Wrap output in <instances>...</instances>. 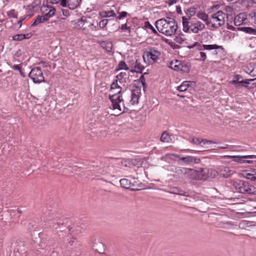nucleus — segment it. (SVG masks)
Instances as JSON below:
<instances>
[{"label": "nucleus", "mask_w": 256, "mask_h": 256, "mask_svg": "<svg viewBox=\"0 0 256 256\" xmlns=\"http://www.w3.org/2000/svg\"><path fill=\"white\" fill-rule=\"evenodd\" d=\"M158 30L166 36L174 35L178 29V25L174 18H161L155 22Z\"/></svg>", "instance_id": "1"}, {"label": "nucleus", "mask_w": 256, "mask_h": 256, "mask_svg": "<svg viewBox=\"0 0 256 256\" xmlns=\"http://www.w3.org/2000/svg\"><path fill=\"white\" fill-rule=\"evenodd\" d=\"M190 14L188 12H186L189 17L188 18L184 16L182 18V30L186 32H191L194 34H198L200 31H202L205 28V25L196 19L190 18V17L194 14V9L192 10H190Z\"/></svg>", "instance_id": "2"}, {"label": "nucleus", "mask_w": 256, "mask_h": 256, "mask_svg": "<svg viewBox=\"0 0 256 256\" xmlns=\"http://www.w3.org/2000/svg\"><path fill=\"white\" fill-rule=\"evenodd\" d=\"M230 184L238 192L249 195H256V187L248 182L240 180H232Z\"/></svg>", "instance_id": "3"}, {"label": "nucleus", "mask_w": 256, "mask_h": 256, "mask_svg": "<svg viewBox=\"0 0 256 256\" xmlns=\"http://www.w3.org/2000/svg\"><path fill=\"white\" fill-rule=\"evenodd\" d=\"M122 90V88H118V90H114L113 92H110L109 96L113 109L117 110L119 114L124 112L126 108L124 100L121 96Z\"/></svg>", "instance_id": "4"}, {"label": "nucleus", "mask_w": 256, "mask_h": 256, "mask_svg": "<svg viewBox=\"0 0 256 256\" xmlns=\"http://www.w3.org/2000/svg\"><path fill=\"white\" fill-rule=\"evenodd\" d=\"M226 14L222 10L214 12L210 16V27L218 28L225 23Z\"/></svg>", "instance_id": "5"}, {"label": "nucleus", "mask_w": 256, "mask_h": 256, "mask_svg": "<svg viewBox=\"0 0 256 256\" xmlns=\"http://www.w3.org/2000/svg\"><path fill=\"white\" fill-rule=\"evenodd\" d=\"M74 28L84 30L88 32L89 30L96 31L99 30L98 28L94 26V24L87 20L86 18L82 16L78 19L74 24Z\"/></svg>", "instance_id": "6"}, {"label": "nucleus", "mask_w": 256, "mask_h": 256, "mask_svg": "<svg viewBox=\"0 0 256 256\" xmlns=\"http://www.w3.org/2000/svg\"><path fill=\"white\" fill-rule=\"evenodd\" d=\"M168 66L174 70L186 73H188L190 68V64L189 63L176 60L171 61L168 64Z\"/></svg>", "instance_id": "7"}, {"label": "nucleus", "mask_w": 256, "mask_h": 256, "mask_svg": "<svg viewBox=\"0 0 256 256\" xmlns=\"http://www.w3.org/2000/svg\"><path fill=\"white\" fill-rule=\"evenodd\" d=\"M160 55V52L154 48H150L144 52L143 55L144 60L148 61V64H153L155 62Z\"/></svg>", "instance_id": "8"}, {"label": "nucleus", "mask_w": 256, "mask_h": 256, "mask_svg": "<svg viewBox=\"0 0 256 256\" xmlns=\"http://www.w3.org/2000/svg\"><path fill=\"white\" fill-rule=\"evenodd\" d=\"M29 76L34 83L40 84L44 82L42 70L38 67L33 68L29 74Z\"/></svg>", "instance_id": "9"}, {"label": "nucleus", "mask_w": 256, "mask_h": 256, "mask_svg": "<svg viewBox=\"0 0 256 256\" xmlns=\"http://www.w3.org/2000/svg\"><path fill=\"white\" fill-rule=\"evenodd\" d=\"M199 50H216V54L218 52L222 53L224 51V48L222 46H218L216 44H204L200 46Z\"/></svg>", "instance_id": "10"}, {"label": "nucleus", "mask_w": 256, "mask_h": 256, "mask_svg": "<svg viewBox=\"0 0 256 256\" xmlns=\"http://www.w3.org/2000/svg\"><path fill=\"white\" fill-rule=\"evenodd\" d=\"M240 175L242 177L252 182H256V169L242 170Z\"/></svg>", "instance_id": "11"}, {"label": "nucleus", "mask_w": 256, "mask_h": 256, "mask_svg": "<svg viewBox=\"0 0 256 256\" xmlns=\"http://www.w3.org/2000/svg\"><path fill=\"white\" fill-rule=\"evenodd\" d=\"M40 11L44 14V16H48V19L53 16L56 13L55 8L52 6L48 4H43L41 6Z\"/></svg>", "instance_id": "12"}, {"label": "nucleus", "mask_w": 256, "mask_h": 256, "mask_svg": "<svg viewBox=\"0 0 256 256\" xmlns=\"http://www.w3.org/2000/svg\"><path fill=\"white\" fill-rule=\"evenodd\" d=\"M81 0H62L61 6L62 7H68L70 10H74L77 8Z\"/></svg>", "instance_id": "13"}, {"label": "nucleus", "mask_w": 256, "mask_h": 256, "mask_svg": "<svg viewBox=\"0 0 256 256\" xmlns=\"http://www.w3.org/2000/svg\"><path fill=\"white\" fill-rule=\"evenodd\" d=\"M140 91V88H136L134 90H131L130 102L132 104L134 105L138 102Z\"/></svg>", "instance_id": "14"}, {"label": "nucleus", "mask_w": 256, "mask_h": 256, "mask_svg": "<svg viewBox=\"0 0 256 256\" xmlns=\"http://www.w3.org/2000/svg\"><path fill=\"white\" fill-rule=\"evenodd\" d=\"M239 83L243 84L244 86L248 89H252L256 87V78L242 80Z\"/></svg>", "instance_id": "15"}, {"label": "nucleus", "mask_w": 256, "mask_h": 256, "mask_svg": "<svg viewBox=\"0 0 256 256\" xmlns=\"http://www.w3.org/2000/svg\"><path fill=\"white\" fill-rule=\"evenodd\" d=\"M219 176L224 178H228L232 174L233 172L226 166L218 168Z\"/></svg>", "instance_id": "16"}, {"label": "nucleus", "mask_w": 256, "mask_h": 256, "mask_svg": "<svg viewBox=\"0 0 256 256\" xmlns=\"http://www.w3.org/2000/svg\"><path fill=\"white\" fill-rule=\"evenodd\" d=\"M130 67L132 69H130V72H132L142 73L144 68V67L142 65L140 62L138 60H136L135 62L132 64Z\"/></svg>", "instance_id": "17"}, {"label": "nucleus", "mask_w": 256, "mask_h": 256, "mask_svg": "<svg viewBox=\"0 0 256 256\" xmlns=\"http://www.w3.org/2000/svg\"><path fill=\"white\" fill-rule=\"evenodd\" d=\"M180 160H182L186 164L198 163L200 160V159L190 156L182 157L180 158Z\"/></svg>", "instance_id": "18"}, {"label": "nucleus", "mask_w": 256, "mask_h": 256, "mask_svg": "<svg viewBox=\"0 0 256 256\" xmlns=\"http://www.w3.org/2000/svg\"><path fill=\"white\" fill-rule=\"evenodd\" d=\"M246 20V18L244 14L241 13L234 18V24L235 26H238L244 24Z\"/></svg>", "instance_id": "19"}, {"label": "nucleus", "mask_w": 256, "mask_h": 256, "mask_svg": "<svg viewBox=\"0 0 256 256\" xmlns=\"http://www.w3.org/2000/svg\"><path fill=\"white\" fill-rule=\"evenodd\" d=\"M192 142L198 145H200L201 146H204L205 145L212 144V142L210 140H206L198 138H194L192 139Z\"/></svg>", "instance_id": "20"}, {"label": "nucleus", "mask_w": 256, "mask_h": 256, "mask_svg": "<svg viewBox=\"0 0 256 256\" xmlns=\"http://www.w3.org/2000/svg\"><path fill=\"white\" fill-rule=\"evenodd\" d=\"M196 16L198 18L204 22L206 25L210 26V23L208 22L210 20V16L209 17L204 12H199L196 14Z\"/></svg>", "instance_id": "21"}, {"label": "nucleus", "mask_w": 256, "mask_h": 256, "mask_svg": "<svg viewBox=\"0 0 256 256\" xmlns=\"http://www.w3.org/2000/svg\"><path fill=\"white\" fill-rule=\"evenodd\" d=\"M32 34L30 33L27 34H17L12 36L14 40L20 41L24 39H28L31 38Z\"/></svg>", "instance_id": "22"}, {"label": "nucleus", "mask_w": 256, "mask_h": 256, "mask_svg": "<svg viewBox=\"0 0 256 256\" xmlns=\"http://www.w3.org/2000/svg\"><path fill=\"white\" fill-rule=\"evenodd\" d=\"M120 182L121 186L126 189H131L132 187L133 186L130 180L127 178L121 179Z\"/></svg>", "instance_id": "23"}, {"label": "nucleus", "mask_w": 256, "mask_h": 256, "mask_svg": "<svg viewBox=\"0 0 256 256\" xmlns=\"http://www.w3.org/2000/svg\"><path fill=\"white\" fill-rule=\"evenodd\" d=\"M48 16H36V18H35L34 22L32 23V26H34L38 24H39L44 22H46L48 20Z\"/></svg>", "instance_id": "24"}, {"label": "nucleus", "mask_w": 256, "mask_h": 256, "mask_svg": "<svg viewBox=\"0 0 256 256\" xmlns=\"http://www.w3.org/2000/svg\"><path fill=\"white\" fill-rule=\"evenodd\" d=\"M101 47L106 50L110 52L112 48V43L110 41H102L100 43Z\"/></svg>", "instance_id": "25"}, {"label": "nucleus", "mask_w": 256, "mask_h": 256, "mask_svg": "<svg viewBox=\"0 0 256 256\" xmlns=\"http://www.w3.org/2000/svg\"><path fill=\"white\" fill-rule=\"evenodd\" d=\"M99 15L102 18L114 17L116 14L114 10H103L100 12Z\"/></svg>", "instance_id": "26"}, {"label": "nucleus", "mask_w": 256, "mask_h": 256, "mask_svg": "<svg viewBox=\"0 0 256 256\" xmlns=\"http://www.w3.org/2000/svg\"><path fill=\"white\" fill-rule=\"evenodd\" d=\"M204 171L209 172V178H214L219 176L218 168L216 170L214 168H209V170H204Z\"/></svg>", "instance_id": "27"}, {"label": "nucleus", "mask_w": 256, "mask_h": 256, "mask_svg": "<svg viewBox=\"0 0 256 256\" xmlns=\"http://www.w3.org/2000/svg\"><path fill=\"white\" fill-rule=\"evenodd\" d=\"M190 83H192V82L190 81L184 82L179 86L177 88V90L180 92H184L190 86Z\"/></svg>", "instance_id": "28"}, {"label": "nucleus", "mask_w": 256, "mask_h": 256, "mask_svg": "<svg viewBox=\"0 0 256 256\" xmlns=\"http://www.w3.org/2000/svg\"><path fill=\"white\" fill-rule=\"evenodd\" d=\"M240 30L246 33L256 36V28H253L250 27H243L241 28Z\"/></svg>", "instance_id": "29"}, {"label": "nucleus", "mask_w": 256, "mask_h": 256, "mask_svg": "<svg viewBox=\"0 0 256 256\" xmlns=\"http://www.w3.org/2000/svg\"><path fill=\"white\" fill-rule=\"evenodd\" d=\"M144 28L146 29H149L151 30L152 33L155 34H158L157 30L154 28V26L150 23L148 21L145 22L144 24Z\"/></svg>", "instance_id": "30"}, {"label": "nucleus", "mask_w": 256, "mask_h": 256, "mask_svg": "<svg viewBox=\"0 0 256 256\" xmlns=\"http://www.w3.org/2000/svg\"><path fill=\"white\" fill-rule=\"evenodd\" d=\"M170 140V136L166 132H164L161 136L160 141L163 142H169Z\"/></svg>", "instance_id": "31"}, {"label": "nucleus", "mask_w": 256, "mask_h": 256, "mask_svg": "<svg viewBox=\"0 0 256 256\" xmlns=\"http://www.w3.org/2000/svg\"><path fill=\"white\" fill-rule=\"evenodd\" d=\"M130 68L129 66L126 64L123 60L120 62L118 64V68L117 70H128Z\"/></svg>", "instance_id": "32"}, {"label": "nucleus", "mask_w": 256, "mask_h": 256, "mask_svg": "<svg viewBox=\"0 0 256 256\" xmlns=\"http://www.w3.org/2000/svg\"><path fill=\"white\" fill-rule=\"evenodd\" d=\"M204 170H209V168H201L200 171V174L202 176L201 178H203V179H206L208 178H209L208 177V173L209 172L204 171Z\"/></svg>", "instance_id": "33"}, {"label": "nucleus", "mask_w": 256, "mask_h": 256, "mask_svg": "<svg viewBox=\"0 0 256 256\" xmlns=\"http://www.w3.org/2000/svg\"><path fill=\"white\" fill-rule=\"evenodd\" d=\"M249 18L252 22L256 24V10L249 14Z\"/></svg>", "instance_id": "34"}, {"label": "nucleus", "mask_w": 256, "mask_h": 256, "mask_svg": "<svg viewBox=\"0 0 256 256\" xmlns=\"http://www.w3.org/2000/svg\"><path fill=\"white\" fill-rule=\"evenodd\" d=\"M118 88H122L118 83V80L114 81L111 84L110 92H113L114 90H118Z\"/></svg>", "instance_id": "35"}, {"label": "nucleus", "mask_w": 256, "mask_h": 256, "mask_svg": "<svg viewBox=\"0 0 256 256\" xmlns=\"http://www.w3.org/2000/svg\"><path fill=\"white\" fill-rule=\"evenodd\" d=\"M7 15L10 18H18V14L14 10H11L7 12Z\"/></svg>", "instance_id": "36"}, {"label": "nucleus", "mask_w": 256, "mask_h": 256, "mask_svg": "<svg viewBox=\"0 0 256 256\" xmlns=\"http://www.w3.org/2000/svg\"><path fill=\"white\" fill-rule=\"evenodd\" d=\"M174 40L176 42L182 44L184 42L185 38L181 36H178L174 38Z\"/></svg>", "instance_id": "37"}, {"label": "nucleus", "mask_w": 256, "mask_h": 256, "mask_svg": "<svg viewBox=\"0 0 256 256\" xmlns=\"http://www.w3.org/2000/svg\"><path fill=\"white\" fill-rule=\"evenodd\" d=\"M108 22V20L107 19H104V20H102L99 22V24H98L99 28H103L106 26Z\"/></svg>", "instance_id": "38"}, {"label": "nucleus", "mask_w": 256, "mask_h": 256, "mask_svg": "<svg viewBox=\"0 0 256 256\" xmlns=\"http://www.w3.org/2000/svg\"><path fill=\"white\" fill-rule=\"evenodd\" d=\"M120 28L122 32H126L128 30L129 34L130 32V27L128 26L126 24H122Z\"/></svg>", "instance_id": "39"}, {"label": "nucleus", "mask_w": 256, "mask_h": 256, "mask_svg": "<svg viewBox=\"0 0 256 256\" xmlns=\"http://www.w3.org/2000/svg\"><path fill=\"white\" fill-rule=\"evenodd\" d=\"M201 52H200V60L202 61H205L207 58L206 54V52H202V50H200Z\"/></svg>", "instance_id": "40"}, {"label": "nucleus", "mask_w": 256, "mask_h": 256, "mask_svg": "<svg viewBox=\"0 0 256 256\" xmlns=\"http://www.w3.org/2000/svg\"><path fill=\"white\" fill-rule=\"evenodd\" d=\"M128 14L127 12H122L120 13V15L118 17H116V18L118 20H121L123 18L126 16Z\"/></svg>", "instance_id": "41"}, {"label": "nucleus", "mask_w": 256, "mask_h": 256, "mask_svg": "<svg viewBox=\"0 0 256 256\" xmlns=\"http://www.w3.org/2000/svg\"><path fill=\"white\" fill-rule=\"evenodd\" d=\"M182 172H190L192 174H196L198 172L195 170H194L192 169L185 168H183V170Z\"/></svg>", "instance_id": "42"}, {"label": "nucleus", "mask_w": 256, "mask_h": 256, "mask_svg": "<svg viewBox=\"0 0 256 256\" xmlns=\"http://www.w3.org/2000/svg\"><path fill=\"white\" fill-rule=\"evenodd\" d=\"M47 0V2L50 4H58V3H60V4L61 5L62 0Z\"/></svg>", "instance_id": "43"}, {"label": "nucleus", "mask_w": 256, "mask_h": 256, "mask_svg": "<svg viewBox=\"0 0 256 256\" xmlns=\"http://www.w3.org/2000/svg\"><path fill=\"white\" fill-rule=\"evenodd\" d=\"M77 242H78V240H76V238H71L70 240L68 242V244H69L70 246H74V244H76Z\"/></svg>", "instance_id": "44"}, {"label": "nucleus", "mask_w": 256, "mask_h": 256, "mask_svg": "<svg viewBox=\"0 0 256 256\" xmlns=\"http://www.w3.org/2000/svg\"><path fill=\"white\" fill-rule=\"evenodd\" d=\"M62 13L63 16H68L70 15L69 10H68L64 9L62 10Z\"/></svg>", "instance_id": "45"}, {"label": "nucleus", "mask_w": 256, "mask_h": 256, "mask_svg": "<svg viewBox=\"0 0 256 256\" xmlns=\"http://www.w3.org/2000/svg\"><path fill=\"white\" fill-rule=\"evenodd\" d=\"M178 0H167V2L169 5H172L174 4H176Z\"/></svg>", "instance_id": "46"}, {"label": "nucleus", "mask_w": 256, "mask_h": 256, "mask_svg": "<svg viewBox=\"0 0 256 256\" xmlns=\"http://www.w3.org/2000/svg\"><path fill=\"white\" fill-rule=\"evenodd\" d=\"M242 78V76L240 75L239 74H236L234 76V79L236 80H237V82H240V79Z\"/></svg>", "instance_id": "47"}, {"label": "nucleus", "mask_w": 256, "mask_h": 256, "mask_svg": "<svg viewBox=\"0 0 256 256\" xmlns=\"http://www.w3.org/2000/svg\"><path fill=\"white\" fill-rule=\"evenodd\" d=\"M12 68L14 70H20V67L18 65H17V64L14 65L12 66Z\"/></svg>", "instance_id": "48"}, {"label": "nucleus", "mask_w": 256, "mask_h": 256, "mask_svg": "<svg viewBox=\"0 0 256 256\" xmlns=\"http://www.w3.org/2000/svg\"><path fill=\"white\" fill-rule=\"evenodd\" d=\"M124 76H126V73L120 72L117 76L116 78H122Z\"/></svg>", "instance_id": "49"}, {"label": "nucleus", "mask_w": 256, "mask_h": 256, "mask_svg": "<svg viewBox=\"0 0 256 256\" xmlns=\"http://www.w3.org/2000/svg\"><path fill=\"white\" fill-rule=\"evenodd\" d=\"M240 82H237V80H236L235 79L234 80H231L230 82V83L231 84H239Z\"/></svg>", "instance_id": "50"}, {"label": "nucleus", "mask_w": 256, "mask_h": 256, "mask_svg": "<svg viewBox=\"0 0 256 256\" xmlns=\"http://www.w3.org/2000/svg\"><path fill=\"white\" fill-rule=\"evenodd\" d=\"M254 156H252V155H250V156H242V158H254Z\"/></svg>", "instance_id": "51"}, {"label": "nucleus", "mask_w": 256, "mask_h": 256, "mask_svg": "<svg viewBox=\"0 0 256 256\" xmlns=\"http://www.w3.org/2000/svg\"><path fill=\"white\" fill-rule=\"evenodd\" d=\"M22 20H23V19H22V20H20L18 22V24H20V26H22Z\"/></svg>", "instance_id": "52"}, {"label": "nucleus", "mask_w": 256, "mask_h": 256, "mask_svg": "<svg viewBox=\"0 0 256 256\" xmlns=\"http://www.w3.org/2000/svg\"><path fill=\"white\" fill-rule=\"evenodd\" d=\"M254 64L250 63L246 68H248V66H250L251 68H253Z\"/></svg>", "instance_id": "53"}, {"label": "nucleus", "mask_w": 256, "mask_h": 256, "mask_svg": "<svg viewBox=\"0 0 256 256\" xmlns=\"http://www.w3.org/2000/svg\"><path fill=\"white\" fill-rule=\"evenodd\" d=\"M240 84H236V88H240Z\"/></svg>", "instance_id": "54"}, {"label": "nucleus", "mask_w": 256, "mask_h": 256, "mask_svg": "<svg viewBox=\"0 0 256 256\" xmlns=\"http://www.w3.org/2000/svg\"><path fill=\"white\" fill-rule=\"evenodd\" d=\"M198 44V42H196L190 48H194V46H196Z\"/></svg>", "instance_id": "55"}, {"label": "nucleus", "mask_w": 256, "mask_h": 256, "mask_svg": "<svg viewBox=\"0 0 256 256\" xmlns=\"http://www.w3.org/2000/svg\"><path fill=\"white\" fill-rule=\"evenodd\" d=\"M28 7L30 8L32 7V8H34V6H28Z\"/></svg>", "instance_id": "56"}, {"label": "nucleus", "mask_w": 256, "mask_h": 256, "mask_svg": "<svg viewBox=\"0 0 256 256\" xmlns=\"http://www.w3.org/2000/svg\"><path fill=\"white\" fill-rule=\"evenodd\" d=\"M251 70L250 69V68H248V70H246V68L244 69V71L246 72V70Z\"/></svg>", "instance_id": "57"}, {"label": "nucleus", "mask_w": 256, "mask_h": 256, "mask_svg": "<svg viewBox=\"0 0 256 256\" xmlns=\"http://www.w3.org/2000/svg\"><path fill=\"white\" fill-rule=\"evenodd\" d=\"M178 96H180V97H182V98H184V96H180V95H179V94H178Z\"/></svg>", "instance_id": "58"}, {"label": "nucleus", "mask_w": 256, "mask_h": 256, "mask_svg": "<svg viewBox=\"0 0 256 256\" xmlns=\"http://www.w3.org/2000/svg\"><path fill=\"white\" fill-rule=\"evenodd\" d=\"M228 0V1H229V2H232V1L233 0Z\"/></svg>", "instance_id": "59"}, {"label": "nucleus", "mask_w": 256, "mask_h": 256, "mask_svg": "<svg viewBox=\"0 0 256 256\" xmlns=\"http://www.w3.org/2000/svg\"><path fill=\"white\" fill-rule=\"evenodd\" d=\"M255 38H256V37Z\"/></svg>", "instance_id": "60"}]
</instances>
